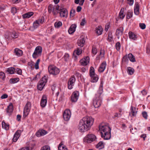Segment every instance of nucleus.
Segmentation results:
<instances>
[{
  "mask_svg": "<svg viewBox=\"0 0 150 150\" xmlns=\"http://www.w3.org/2000/svg\"><path fill=\"white\" fill-rule=\"evenodd\" d=\"M128 4L130 6H132L133 4V0H127Z\"/></svg>",
  "mask_w": 150,
  "mask_h": 150,
  "instance_id": "obj_60",
  "label": "nucleus"
},
{
  "mask_svg": "<svg viewBox=\"0 0 150 150\" xmlns=\"http://www.w3.org/2000/svg\"><path fill=\"white\" fill-rule=\"evenodd\" d=\"M94 119L91 117L86 116L80 120L78 129L81 132L87 131L90 129L94 122Z\"/></svg>",
  "mask_w": 150,
  "mask_h": 150,
  "instance_id": "obj_2",
  "label": "nucleus"
},
{
  "mask_svg": "<svg viewBox=\"0 0 150 150\" xmlns=\"http://www.w3.org/2000/svg\"><path fill=\"white\" fill-rule=\"evenodd\" d=\"M44 21V19L43 18H42L41 19H39L38 20H36L33 23V27H31L30 28V30H33L34 29L37 28L40 25V23H42Z\"/></svg>",
  "mask_w": 150,
  "mask_h": 150,
  "instance_id": "obj_9",
  "label": "nucleus"
},
{
  "mask_svg": "<svg viewBox=\"0 0 150 150\" xmlns=\"http://www.w3.org/2000/svg\"><path fill=\"white\" fill-rule=\"evenodd\" d=\"M59 150H68L66 146H64L62 142H61L58 146Z\"/></svg>",
  "mask_w": 150,
  "mask_h": 150,
  "instance_id": "obj_33",
  "label": "nucleus"
},
{
  "mask_svg": "<svg viewBox=\"0 0 150 150\" xmlns=\"http://www.w3.org/2000/svg\"><path fill=\"white\" fill-rule=\"evenodd\" d=\"M21 130H17L15 133L13 140V142H16L21 136Z\"/></svg>",
  "mask_w": 150,
  "mask_h": 150,
  "instance_id": "obj_18",
  "label": "nucleus"
},
{
  "mask_svg": "<svg viewBox=\"0 0 150 150\" xmlns=\"http://www.w3.org/2000/svg\"><path fill=\"white\" fill-rule=\"evenodd\" d=\"M82 52V50L80 48H77L76 50L74 51L73 53L74 55L76 58V56H75V55H79Z\"/></svg>",
  "mask_w": 150,
  "mask_h": 150,
  "instance_id": "obj_29",
  "label": "nucleus"
},
{
  "mask_svg": "<svg viewBox=\"0 0 150 150\" xmlns=\"http://www.w3.org/2000/svg\"><path fill=\"white\" fill-rule=\"evenodd\" d=\"M104 51L103 50H101L100 52V55H101L102 57H103L104 55Z\"/></svg>",
  "mask_w": 150,
  "mask_h": 150,
  "instance_id": "obj_62",
  "label": "nucleus"
},
{
  "mask_svg": "<svg viewBox=\"0 0 150 150\" xmlns=\"http://www.w3.org/2000/svg\"><path fill=\"white\" fill-rule=\"evenodd\" d=\"M85 42V40L83 37H81L78 40L77 44L79 46L83 47Z\"/></svg>",
  "mask_w": 150,
  "mask_h": 150,
  "instance_id": "obj_19",
  "label": "nucleus"
},
{
  "mask_svg": "<svg viewBox=\"0 0 150 150\" xmlns=\"http://www.w3.org/2000/svg\"><path fill=\"white\" fill-rule=\"evenodd\" d=\"M103 81H101L99 90L96 94V96L93 99V104L95 108H99L102 103V99L100 96L103 93Z\"/></svg>",
  "mask_w": 150,
  "mask_h": 150,
  "instance_id": "obj_4",
  "label": "nucleus"
},
{
  "mask_svg": "<svg viewBox=\"0 0 150 150\" xmlns=\"http://www.w3.org/2000/svg\"><path fill=\"white\" fill-rule=\"evenodd\" d=\"M48 71L50 74L54 75L58 74L59 72V69L54 65H50L48 68Z\"/></svg>",
  "mask_w": 150,
  "mask_h": 150,
  "instance_id": "obj_7",
  "label": "nucleus"
},
{
  "mask_svg": "<svg viewBox=\"0 0 150 150\" xmlns=\"http://www.w3.org/2000/svg\"><path fill=\"white\" fill-rule=\"evenodd\" d=\"M92 53L94 55L96 54L97 53V49L93 47L92 49Z\"/></svg>",
  "mask_w": 150,
  "mask_h": 150,
  "instance_id": "obj_57",
  "label": "nucleus"
},
{
  "mask_svg": "<svg viewBox=\"0 0 150 150\" xmlns=\"http://www.w3.org/2000/svg\"><path fill=\"white\" fill-rule=\"evenodd\" d=\"M123 31V29L121 27L118 28L116 30V35L118 36V39H119L120 36L122 35Z\"/></svg>",
  "mask_w": 150,
  "mask_h": 150,
  "instance_id": "obj_23",
  "label": "nucleus"
},
{
  "mask_svg": "<svg viewBox=\"0 0 150 150\" xmlns=\"http://www.w3.org/2000/svg\"><path fill=\"white\" fill-rule=\"evenodd\" d=\"M69 55L68 54L66 53L64 54L63 58H64V60L67 61L69 59Z\"/></svg>",
  "mask_w": 150,
  "mask_h": 150,
  "instance_id": "obj_49",
  "label": "nucleus"
},
{
  "mask_svg": "<svg viewBox=\"0 0 150 150\" xmlns=\"http://www.w3.org/2000/svg\"><path fill=\"white\" fill-rule=\"evenodd\" d=\"M75 81V78L74 76H72L69 79L68 83V87L69 89H71L73 88Z\"/></svg>",
  "mask_w": 150,
  "mask_h": 150,
  "instance_id": "obj_12",
  "label": "nucleus"
},
{
  "mask_svg": "<svg viewBox=\"0 0 150 150\" xmlns=\"http://www.w3.org/2000/svg\"><path fill=\"white\" fill-rule=\"evenodd\" d=\"M14 53L15 55L18 57H20L23 54L22 51L18 48H16L15 49Z\"/></svg>",
  "mask_w": 150,
  "mask_h": 150,
  "instance_id": "obj_26",
  "label": "nucleus"
},
{
  "mask_svg": "<svg viewBox=\"0 0 150 150\" xmlns=\"http://www.w3.org/2000/svg\"><path fill=\"white\" fill-rule=\"evenodd\" d=\"M116 47L117 50L118 51L120 50V42H117L116 43Z\"/></svg>",
  "mask_w": 150,
  "mask_h": 150,
  "instance_id": "obj_53",
  "label": "nucleus"
},
{
  "mask_svg": "<svg viewBox=\"0 0 150 150\" xmlns=\"http://www.w3.org/2000/svg\"><path fill=\"white\" fill-rule=\"evenodd\" d=\"M2 127L6 130H8L9 129V125L6 123L4 121H3L2 122Z\"/></svg>",
  "mask_w": 150,
  "mask_h": 150,
  "instance_id": "obj_37",
  "label": "nucleus"
},
{
  "mask_svg": "<svg viewBox=\"0 0 150 150\" xmlns=\"http://www.w3.org/2000/svg\"><path fill=\"white\" fill-rule=\"evenodd\" d=\"M90 76L91 78V81L92 82H96L98 80V77L97 74L93 75Z\"/></svg>",
  "mask_w": 150,
  "mask_h": 150,
  "instance_id": "obj_28",
  "label": "nucleus"
},
{
  "mask_svg": "<svg viewBox=\"0 0 150 150\" xmlns=\"http://www.w3.org/2000/svg\"><path fill=\"white\" fill-rule=\"evenodd\" d=\"M99 128L102 138L105 140L109 139L110 138L111 129L108 124L102 123L99 125Z\"/></svg>",
  "mask_w": 150,
  "mask_h": 150,
  "instance_id": "obj_3",
  "label": "nucleus"
},
{
  "mask_svg": "<svg viewBox=\"0 0 150 150\" xmlns=\"http://www.w3.org/2000/svg\"><path fill=\"white\" fill-rule=\"evenodd\" d=\"M19 80V78L11 79L10 80V82L12 83H14L18 81Z\"/></svg>",
  "mask_w": 150,
  "mask_h": 150,
  "instance_id": "obj_40",
  "label": "nucleus"
},
{
  "mask_svg": "<svg viewBox=\"0 0 150 150\" xmlns=\"http://www.w3.org/2000/svg\"><path fill=\"white\" fill-rule=\"evenodd\" d=\"M82 9V8L80 6H78L76 8V11L77 12H80Z\"/></svg>",
  "mask_w": 150,
  "mask_h": 150,
  "instance_id": "obj_63",
  "label": "nucleus"
},
{
  "mask_svg": "<svg viewBox=\"0 0 150 150\" xmlns=\"http://www.w3.org/2000/svg\"><path fill=\"white\" fill-rule=\"evenodd\" d=\"M96 147L99 148V149H102L104 147V144L103 142H100L97 145Z\"/></svg>",
  "mask_w": 150,
  "mask_h": 150,
  "instance_id": "obj_38",
  "label": "nucleus"
},
{
  "mask_svg": "<svg viewBox=\"0 0 150 150\" xmlns=\"http://www.w3.org/2000/svg\"><path fill=\"white\" fill-rule=\"evenodd\" d=\"M121 115H122L121 114L118 113H116L115 114V115H114V116H113V118L115 119L116 117H119Z\"/></svg>",
  "mask_w": 150,
  "mask_h": 150,
  "instance_id": "obj_52",
  "label": "nucleus"
},
{
  "mask_svg": "<svg viewBox=\"0 0 150 150\" xmlns=\"http://www.w3.org/2000/svg\"><path fill=\"white\" fill-rule=\"evenodd\" d=\"M47 82V79L45 76L43 77L41 80L39 82L38 85V90L41 91L44 88Z\"/></svg>",
  "mask_w": 150,
  "mask_h": 150,
  "instance_id": "obj_8",
  "label": "nucleus"
},
{
  "mask_svg": "<svg viewBox=\"0 0 150 150\" xmlns=\"http://www.w3.org/2000/svg\"><path fill=\"white\" fill-rule=\"evenodd\" d=\"M134 13L136 15H138L139 13V5L138 2H136L135 4L134 7Z\"/></svg>",
  "mask_w": 150,
  "mask_h": 150,
  "instance_id": "obj_24",
  "label": "nucleus"
},
{
  "mask_svg": "<svg viewBox=\"0 0 150 150\" xmlns=\"http://www.w3.org/2000/svg\"><path fill=\"white\" fill-rule=\"evenodd\" d=\"M40 59H38L37 60L36 62H35V68L36 69H39V63L40 62Z\"/></svg>",
  "mask_w": 150,
  "mask_h": 150,
  "instance_id": "obj_45",
  "label": "nucleus"
},
{
  "mask_svg": "<svg viewBox=\"0 0 150 150\" xmlns=\"http://www.w3.org/2000/svg\"><path fill=\"white\" fill-rule=\"evenodd\" d=\"M59 6L57 5H54V6L52 8V11L53 14L54 15H56L59 11Z\"/></svg>",
  "mask_w": 150,
  "mask_h": 150,
  "instance_id": "obj_20",
  "label": "nucleus"
},
{
  "mask_svg": "<svg viewBox=\"0 0 150 150\" xmlns=\"http://www.w3.org/2000/svg\"><path fill=\"white\" fill-rule=\"evenodd\" d=\"M106 64L105 62H103L101 64L99 67L98 71L99 72H103L105 69Z\"/></svg>",
  "mask_w": 150,
  "mask_h": 150,
  "instance_id": "obj_22",
  "label": "nucleus"
},
{
  "mask_svg": "<svg viewBox=\"0 0 150 150\" xmlns=\"http://www.w3.org/2000/svg\"><path fill=\"white\" fill-rule=\"evenodd\" d=\"M13 110V106L12 104L11 103L8 106L6 109V112L8 115H10L11 113L12 112Z\"/></svg>",
  "mask_w": 150,
  "mask_h": 150,
  "instance_id": "obj_25",
  "label": "nucleus"
},
{
  "mask_svg": "<svg viewBox=\"0 0 150 150\" xmlns=\"http://www.w3.org/2000/svg\"><path fill=\"white\" fill-rule=\"evenodd\" d=\"M139 26L142 29H144L145 28L146 25L144 23H140L139 24Z\"/></svg>",
  "mask_w": 150,
  "mask_h": 150,
  "instance_id": "obj_55",
  "label": "nucleus"
},
{
  "mask_svg": "<svg viewBox=\"0 0 150 150\" xmlns=\"http://www.w3.org/2000/svg\"><path fill=\"white\" fill-rule=\"evenodd\" d=\"M79 96V91H76L72 93L71 97V100L72 102H75L77 100Z\"/></svg>",
  "mask_w": 150,
  "mask_h": 150,
  "instance_id": "obj_11",
  "label": "nucleus"
},
{
  "mask_svg": "<svg viewBox=\"0 0 150 150\" xmlns=\"http://www.w3.org/2000/svg\"><path fill=\"white\" fill-rule=\"evenodd\" d=\"M62 25V23L60 21L56 22L54 23V26L56 28H59L61 27Z\"/></svg>",
  "mask_w": 150,
  "mask_h": 150,
  "instance_id": "obj_39",
  "label": "nucleus"
},
{
  "mask_svg": "<svg viewBox=\"0 0 150 150\" xmlns=\"http://www.w3.org/2000/svg\"><path fill=\"white\" fill-rule=\"evenodd\" d=\"M96 33L98 35H100L103 32V28L101 26H99L98 28H96L95 30Z\"/></svg>",
  "mask_w": 150,
  "mask_h": 150,
  "instance_id": "obj_30",
  "label": "nucleus"
},
{
  "mask_svg": "<svg viewBox=\"0 0 150 150\" xmlns=\"http://www.w3.org/2000/svg\"><path fill=\"white\" fill-rule=\"evenodd\" d=\"M31 108V104L30 102H28L26 104L23 111V116L26 117L29 114Z\"/></svg>",
  "mask_w": 150,
  "mask_h": 150,
  "instance_id": "obj_10",
  "label": "nucleus"
},
{
  "mask_svg": "<svg viewBox=\"0 0 150 150\" xmlns=\"http://www.w3.org/2000/svg\"><path fill=\"white\" fill-rule=\"evenodd\" d=\"M80 63L83 66L86 65L89 62V58L86 57L85 58H83L80 61Z\"/></svg>",
  "mask_w": 150,
  "mask_h": 150,
  "instance_id": "obj_15",
  "label": "nucleus"
},
{
  "mask_svg": "<svg viewBox=\"0 0 150 150\" xmlns=\"http://www.w3.org/2000/svg\"><path fill=\"white\" fill-rule=\"evenodd\" d=\"M127 72L128 74L132 75L134 74V69L133 68L131 67H128L127 68Z\"/></svg>",
  "mask_w": 150,
  "mask_h": 150,
  "instance_id": "obj_34",
  "label": "nucleus"
},
{
  "mask_svg": "<svg viewBox=\"0 0 150 150\" xmlns=\"http://www.w3.org/2000/svg\"><path fill=\"white\" fill-rule=\"evenodd\" d=\"M41 150H50V147L46 145L42 147Z\"/></svg>",
  "mask_w": 150,
  "mask_h": 150,
  "instance_id": "obj_50",
  "label": "nucleus"
},
{
  "mask_svg": "<svg viewBox=\"0 0 150 150\" xmlns=\"http://www.w3.org/2000/svg\"><path fill=\"white\" fill-rule=\"evenodd\" d=\"M94 119L91 117L86 116L80 120L78 129L81 132L87 131L90 129L94 122Z\"/></svg>",
  "mask_w": 150,
  "mask_h": 150,
  "instance_id": "obj_1",
  "label": "nucleus"
},
{
  "mask_svg": "<svg viewBox=\"0 0 150 150\" xmlns=\"http://www.w3.org/2000/svg\"><path fill=\"white\" fill-rule=\"evenodd\" d=\"M60 16L62 18H67L68 16V11L65 8L60 9L59 10Z\"/></svg>",
  "mask_w": 150,
  "mask_h": 150,
  "instance_id": "obj_14",
  "label": "nucleus"
},
{
  "mask_svg": "<svg viewBox=\"0 0 150 150\" xmlns=\"http://www.w3.org/2000/svg\"><path fill=\"white\" fill-rule=\"evenodd\" d=\"M19 150H29V148L28 147H25L22 148Z\"/></svg>",
  "mask_w": 150,
  "mask_h": 150,
  "instance_id": "obj_64",
  "label": "nucleus"
},
{
  "mask_svg": "<svg viewBox=\"0 0 150 150\" xmlns=\"http://www.w3.org/2000/svg\"><path fill=\"white\" fill-rule=\"evenodd\" d=\"M142 114L143 117L144 118L146 119L147 118V116H148L147 112L145 111L143 112L142 113Z\"/></svg>",
  "mask_w": 150,
  "mask_h": 150,
  "instance_id": "obj_51",
  "label": "nucleus"
},
{
  "mask_svg": "<svg viewBox=\"0 0 150 150\" xmlns=\"http://www.w3.org/2000/svg\"><path fill=\"white\" fill-rule=\"evenodd\" d=\"M131 112L130 113L129 115L131 114L133 116H135L137 114V111L136 110V108L135 107L133 108L132 106L131 108Z\"/></svg>",
  "mask_w": 150,
  "mask_h": 150,
  "instance_id": "obj_35",
  "label": "nucleus"
},
{
  "mask_svg": "<svg viewBox=\"0 0 150 150\" xmlns=\"http://www.w3.org/2000/svg\"><path fill=\"white\" fill-rule=\"evenodd\" d=\"M54 6V5L50 4L48 7V11L49 13H51L52 12V8Z\"/></svg>",
  "mask_w": 150,
  "mask_h": 150,
  "instance_id": "obj_43",
  "label": "nucleus"
},
{
  "mask_svg": "<svg viewBox=\"0 0 150 150\" xmlns=\"http://www.w3.org/2000/svg\"><path fill=\"white\" fill-rule=\"evenodd\" d=\"M76 25L75 24L72 25L68 30V32L70 34H72L74 33L75 30Z\"/></svg>",
  "mask_w": 150,
  "mask_h": 150,
  "instance_id": "obj_27",
  "label": "nucleus"
},
{
  "mask_svg": "<svg viewBox=\"0 0 150 150\" xmlns=\"http://www.w3.org/2000/svg\"><path fill=\"white\" fill-rule=\"evenodd\" d=\"M128 57L129 60L132 62H134L136 61L134 56L131 53H130L128 55Z\"/></svg>",
  "mask_w": 150,
  "mask_h": 150,
  "instance_id": "obj_32",
  "label": "nucleus"
},
{
  "mask_svg": "<svg viewBox=\"0 0 150 150\" xmlns=\"http://www.w3.org/2000/svg\"><path fill=\"white\" fill-rule=\"evenodd\" d=\"M0 76L1 78H2L3 79H4L5 78V74L3 72H0Z\"/></svg>",
  "mask_w": 150,
  "mask_h": 150,
  "instance_id": "obj_59",
  "label": "nucleus"
},
{
  "mask_svg": "<svg viewBox=\"0 0 150 150\" xmlns=\"http://www.w3.org/2000/svg\"><path fill=\"white\" fill-rule=\"evenodd\" d=\"M16 71L17 74H21L22 73V70L19 68H17L15 69V71Z\"/></svg>",
  "mask_w": 150,
  "mask_h": 150,
  "instance_id": "obj_54",
  "label": "nucleus"
},
{
  "mask_svg": "<svg viewBox=\"0 0 150 150\" xmlns=\"http://www.w3.org/2000/svg\"><path fill=\"white\" fill-rule=\"evenodd\" d=\"M133 13L132 12H128L127 15V19H129L131 18L132 16Z\"/></svg>",
  "mask_w": 150,
  "mask_h": 150,
  "instance_id": "obj_44",
  "label": "nucleus"
},
{
  "mask_svg": "<svg viewBox=\"0 0 150 150\" xmlns=\"http://www.w3.org/2000/svg\"><path fill=\"white\" fill-rule=\"evenodd\" d=\"M47 133V132L43 129L39 130L36 133V136L38 137L44 136Z\"/></svg>",
  "mask_w": 150,
  "mask_h": 150,
  "instance_id": "obj_17",
  "label": "nucleus"
},
{
  "mask_svg": "<svg viewBox=\"0 0 150 150\" xmlns=\"http://www.w3.org/2000/svg\"><path fill=\"white\" fill-rule=\"evenodd\" d=\"M12 13L14 14L17 12V10L16 8L13 7L11 9Z\"/></svg>",
  "mask_w": 150,
  "mask_h": 150,
  "instance_id": "obj_56",
  "label": "nucleus"
},
{
  "mask_svg": "<svg viewBox=\"0 0 150 150\" xmlns=\"http://www.w3.org/2000/svg\"><path fill=\"white\" fill-rule=\"evenodd\" d=\"M8 96L7 94H4L1 96V98L2 99L6 98L8 97Z\"/></svg>",
  "mask_w": 150,
  "mask_h": 150,
  "instance_id": "obj_61",
  "label": "nucleus"
},
{
  "mask_svg": "<svg viewBox=\"0 0 150 150\" xmlns=\"http://www.w3.org/2000/svg\"><path fill=\"white\" fill-rule=\"evenodd\" d=\"M47 96L44 95L42 96L41 100L40 105L41 107L42 108L45 107L47 104Z\"/></svg>",
  "mask_w": 150,
  "mask_h": 150,
  "instance_id": "obj_16",
  "label": "nucleus"
},
{
  "mask_svg": "<svg viewBox=\"0 0 150 150\" xmlns=\"http://www.w3.org/2000/svg\"><path fill=\"white\" fill-rule=\"evenodd\" d=\"M71 116V112L69 110H66L63 114V117L65 121L68 120Z\"/></svg>",
  "mask_w": 150,
  "mask_h": 150,
  "instance_id": "obj_13",
  "label": "nucleus"
},
{
  "mask_svg": "<svg viewBox=\"0 0 150 150\" xmlns=\"http://www.w3.org/2000/svg\"><path fill=\"white\" fill-rule=\"evenodd\" d=\"M119 16L120 18L122 19L125 16V15L123 13V11H122V10H121L120 12L119 13Z\"/></svg>",
  "mask_w": 150,
  "mask_h": 150,
  "instance_id": "obj_47",
  "label": "nucleus"
},
{
  "mask_svg": "<svg viewBox=\"0 0 150 150\" xmlns=\"http://www.w3.org/2000/svg\"><path fill=\"white\" fill-rule=\"evenodd\" d=\"M108 39L110 41H112V36L111 33L109 32V33Z\"/></svg>",
  "mask_w": 150,
  "mask_h": 150,
  "instance_id": "obj_48",
  "label": "nucleus"
},
{
  "mask_svg": "<svg viewBox=\"0 0 150 150\" xmlns=\"http://www.w3.org/2000/svg\"><path fill=\"white\" fill-rule=\"evenodd\" d=\"M129 38L134 40H135L137 39V35L133 32L130 31L129 33Z\"/></svg>",
  "mask_w": 150,
  "mask_h": 150,
  "instance_id": "obj_21",
  "label": "nucleus"
},
{
  "mask_svg": "<svg viewBox=\"0 0 150 150\" xmlns=\"http://www.w3.org/2000/svg\"><path fill=\"white\" fill-rule=\"evenodd\" d=\"M96 139V137L93 134H88L84 138V141L88 143L94 141Z\"/></svg>",
  "mask_w": 150,
  "mask_h": 150,
  "instance_id": "obj_6",
  "label": "nucleus"
},
{
  "mask_svg": "<svg viewBox=\"0 0 150 150\" xmlns=\"http://www.w3.org/2000/svg\"><path fill=\"white\" fill-rule=\"evenodd\" d=\"M76 11L75 9H72L70 12V16H71L73 17L75 15Z\"/></svg>",
  "mask_w": 150,
  "mask_h": 150,
  "instance_id": "obj_46",
  "label": "nucleus"
},
{
  "mask_svg": "<svg viewBox=\"0 0 150 150\" xmlns=\"http://www.w3.org/2000/svg\"><path fill=\"white\" fill-rule=\"evenodd\" d=\"M95 72H94V68L91 67H90V76H92L93 75H95Z\"/></svg>",
  "mask_w": 150,
  "mask_h": 150,
  "instance_id": "obj_41",
  "label": "nucleus"
},
{
  "mask_svg": "<svg viewBox=\"0 0 150 150\" xmlns=\"http://www.w3.org/2000/svg\"><path fill=\"white\" fill-rule=\"evenodd\" d=\"M42 51V48L41 47L38 46L36 47L32 55L33 58L35 59L40 56Z\"/></svg>",
  "mask_w": 150,
  "mask_h": 150,
  "instance_id": "obj_5",
  "label": "nucleus"
},
{
  "mask_svg": "<svg viewBox=\"0 0 150 150\" xmlns=\"http://www.w3.org/2000/svg\"><path fill=\"white\" fill-rule=\"evenodd\" d=\"M86 20L85 18L82 19V21L80 23V25L81 26H84L86 23Z\"/></svg>",
  "mask_w": 150,
  "mask_h": 150,
  "instance_id": "obj_58",
  "label": "nucleus"
},
{
  "mask_svg": "<svg viewBox=\"0 0 150 150\" xmlns=\"http://www.w3.org/2000/svg\"><path fill=\"white\" fill-rule=\"evenodd\" d=\"M33 14V13L32 12H28L23 14L22 16L24 18H29Z\"/></svg>",
  "mask_w": 150,
  "mask_h": 150,
  "instance_id": "obj_31",
  "label": "nucleus"
},
{
  "mask_svg": "<svg viewBox=\"0 0 150 150\" xmlns=\"http://www.w3.org/2000/svg\"><path fill=\"white\" fill-rule=\"evenodd\" d=\"M11 36L13 38H18V34L15 32H13L11 34Z\"/></svg>",
  "mask_w": 150,
  "mask_h": 150,
  "instance_id": "obj_42",
  "label": "nucleus"
},
{
  "mask_svg": "<svg viewBox=\"0 0 150 150\" xmlns=\"http://www.w3.org/2000/svg\"><path fill=\"white\" fill-rule=\"evenodd\" d=\"M15 71V69L13 67H10L8 68L6 71L8 73L10 74H12L14 73V71Z\"/></svg>",
  "mask_w": 150,
  "mask_h": 150,
  "instance_id": "obj_36",
  "label": "nucleus"
}]
</instances>
